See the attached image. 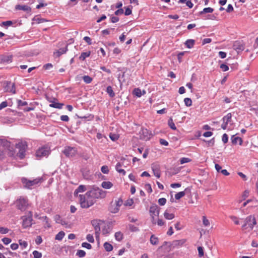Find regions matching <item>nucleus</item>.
Returning a JSON list of instances; mask_svg holds the SVG:
<instances>
[{
    "mask_svg": "<svg viewBox=\"0 0 258 258\" xmlns=\"http://www.w3.org/2000/svg\"><path fill=\"white\" fill-rule=\"evenodd\" d=\"M9 231V229L7 228L0 227V233L2 234H6Z\"/></svg>",
    "mask_w": 258,
    "mask_h": 258,
    "instance_id": "nucleus-54",
    "label": "nucleus"
},
{
    "mask_svg": "<svg viewBox=\"0 0 258 258\" xmlns=\"http://www.w3.org/2000/svg\"><path fill=\"white\" fill-rule=\"evenodd\" d=\"M109 210L111 213L115 214L119 211V209L114 203H112L109 207Z\"/></svg>",
    "mask_w": 258,
    "mask_h": 258,
    "instance_id": "nucleus-23",
    "label": "nucleus"
},
{
    "mask_svg": "<svg viewBox=\"0 0 258 258\" xmlns=\"http://www.w3.org/2000/svg\"><path fill=\"white\" fill-rule=\"evenodd\" d=\"M42 242V238L40 236H37L36 239H35V242L37 244L39 245L41 244Z\"/></svg>",
    "mask_w": 258,
    "mask_h": 258,
    "instance_id": "nucleus-63",
    "label": "nucleus"
},
{
    "mask_svg": "<svg viewBox=\"0 0 258 258\" xmlns=\"http://www.w3.org/2000/svg\"><path fill=\"white\" fill-rule=\"evenodd\" d=\"M86 239L90 242L93 243L94 242V237L93 235L90 234H89L87 235Z\"/></svg>",
    "mask_w": 258,
    "mask_h": 258,
    "instance_id": "nucleus-51",
    "label": "nucleus"
},
{
    "mask_svg": "<svg viewBox=\"0 0 258 258\" xmlns=\"http://www.w3.org/2000/svg\"><path fill=\"white\" fill-rule=\"evenodd\" d=\"M80 204L82 208H88L93 205L96 203L93 198L89 191H87L85 195H80Z\"/></svg>",
    "mask_w": 258,
    "mask_h": 258,
    "instance_id": "nucleus-1",
    "label": "nucleus"
},
{
    "mask_svg": "<svg viewBox=\"0 0 258 258\" xmlns=\"http://www.w3.org/2000/svg\"><path fill=\"white\" fill-rule=\"evenodd\" d=\"M63 106V104L58 103V102H52V103L49 104L50 107L57 108V109L62 108Z\"/></svg>",
    "mask_w": 258,
    "mask_h": 258,
    "instance_id": "nucleus-28",
    "label": "nucleus"
},
{
    "mask_svg": "<svg viewBox=\"0 0 258 258\" xmlns=\"http://www.w3.org/2000/svg\"><path fill=\"white\" fill-rule=\"evenodd\" d=\"M223 121L226 123L230 122L232 120V114L231 113H228L226 115L224 116L222 118Z\"/></svg>",
    "mask_w": 258,
    "mask_h": 258,
    "instance_id": "nucleus-26",
    "label": "nucleus"
},
{
    "mask_svg": "<svg viewBox=\"0 0 258 258\" xmlns=\"http://www.w3.org/2000/svg\"><path fill=\"white\" fill-rule=\"evenodd\" d=\"M166 203V199L165 198H160L158 200V203L160 206L165 205Z\"/></svg>",
    "mask_w": 258,
    "mask_h": 258,
    "instance_id": "nucleus-50",
    "label": "nucleus"
},
{
    "mask_svg": "<svg viewBox=\"0 0 258 258\" xmlns=\"http://www.w3.org/2000/svg\"><path fill=\"white\" fill-rule=\"evenodd\" d=\"M186 241L185 239L175 240L172 242L171 246L173 248H178L182 246L185 243Z\"/></svg>",
    "mask_w": 258,
    "mask_h": 258,
    "instance_id": "nucleus-14",
    "label": "nucleus"
},
{
    "mask_svg": "<svg viewBox=\"0 0 258 258\" xmlns=\"http://www.w3.org/2000/svg\"><path fill=\"white\" fill-rule=\"evenodd\" d=\"M50 153V149L47 147H42L37 150L36 156L37 157L42 158L47 157Z\"/></svg>",
    "mask_w": 258,
    "mask_h": 258,
    "instance_id": "nucleus-10",
    "label": "nucleus"
},
{
    "mask_svg": "<svg viewBox=\"0 0 258 258\" xmlns=\"http://www.w3.org/2000/svg\"><path fill=\"white\" fill-rule=\"evenodd\" d=\"M195 41L193 39H188L186 41L185 44L186 46L188 48L193 47L195 44Z\"/></svg>",
    "mask_w": 258,
    "mask_h": 258,
    "instance_id": "nucleus-29",
    "label": "nucleus"
},
{
    "mask_svg": "<svg viewBox=\"0 0 258 258\" xmlns=\"http://www.w3.org/2000/svg\"><path fill=\"white\" fill-rule=\"evenodd\" d=\"M15 10H22L25 12H26L27 13H30L31 11V8L27 5H17L15 6Z\"/></svg>",
    "mask_w": 258,
    "mask_h": 258,
    "instance_id": "nucleus-17",
    "label": "nucleus"
},
{
    "mask_svg": "<svg viewBox=\"0 0 258 258\" xmlns=\"http://www.w3.org/2000/svg\"><path fill=\"white\" fill-rule=\"evenodd\" d=\"M185 192L184 191H180V192L177 193L175 195V198L176 200H179L180 199H181V198L184 197L185 196Z\"/></svg>",
    "mask_w": 258,
    "mask_h": 258,
    "instance_id": "nucleus-40",
    "label": "nucleus"
},
{
    "mask_svg": "<svg viewBox=\"0 0 258 258\" xmlns=\"http://www.w3.org/2000/svg\"><path fill=\"white\" fill-rule=\"evenodd\" d=\"M150 241L152 245H157L159 243V239L154 235H152L150 237Z\"/></svg>",
    "mask_w": 258,
    "mask_h": 258,
    "instance_id": "nucleus-25",
    "label": "nucleus"
},
{
    "mask_svg": "<svg viewBox=\"0 0 258 258\" xmlns=\"http://www.w3.org/2000/svg\"><path fill=\"white\" fill-rule=\"evenodd\" d=\"M214 11V9L212 8H205L203 11L199 13L200 15L203 16L206 13H212Z\"/></svg>",
    "mask_w": 258,
    "mask_h": 258,
    "instance_id": "nucleus-24",
    "label": "nucleus"
},
{
    "mask_svg": "<svg viewBox=\"0 0 258 258\" xmlns=\"http://www.w3.org/2000/svg\"><path fill=\"white\" fill-rule=\"evenodd\" d=\"M2 61L4 62H11L12 61V56L8 55L3 56L2 58Z\"/></svg>",
    "mask_w": 258,
    "mask_h": 258,
    "instance_id": "nucleus-32",
    "label": "nucleus"
},
{
    "mask_svg": "<svg viewBox=\"0 0 258 258\" xmlns=\"http://www.w3.org/2000/svg\"><path fill=\"white\" fill-rule=\"evenodd\" d=\"M82 246L84 248H86L88 249H90L92 248V245L90 243L87 242H83L82 243Z\"/></svg>",
    "mask_w": 258,
    "mask_h": 258,
    "instance_id": "nucleus-52",
    "label": "nucleus"
},
{
    "mask_svg": "<svg viewBox=\"0 0 258 258\" xmlns=\"http://www.w3.org/2000/svg\"><path fill=\"white\" fill-rule=\"evenodd\" d=\"M168 124L169 125V126L172 130H176V127L174 124V123L173 122V121L172 120V118H170L169 120H168Z\"/></svg>",
    "mask_w": 258,
    "mask_h": 258,
    "instance_id": "nucleus-37",
    "label": "nucleus"
},
{
    "mask_svg": "<svg viewBox=\"0 0 258 258\" xmlns=\"http://www.w3.org/2000/svg\"><path fill=\"white\" fill-rule=\"evenodd\" d=\"M231 140L232 143L234 145L237 144L238 142L239 144L241 145L243 143L242 139L240 137H236L235 135H233L231 138Z\"/></svg>",
    "mask_w": 258,
    "mask_h": 258,
    "instance_id": "nucleus-20",
    "label": "nucleus"
},
{
    "mask_svg": "<svg viewBox=\"0 0 258 258\" xmlns=\"http://www.w3.org/2000/svg\"><path fill=\"white\" fill-rule=\"evenodd\" d=\"M65 235V233L63 231H61L59 232L55 236V239L58 240H61L62 239Z\"/></svg>",
    "mask_w": 258,
    "mask_h": 258,
    "instance_id": "nucleus-35",
    "label": "nucleus"
},
{
    "mask_svg": "<svg viewBox=\"0 0 258 258\" xmlns=\"http://www.w3.org/2000/svg\"><path fill=\"white\" fill-rule=\"evenodd\" d=\"M220 68L224 72L227 71L229 70L228 66L224 63L221 64L220 66Z\"/></svg>",
    "mask_w": 258,
    "mask_h": 258,
    "instance_id": "nucleus-57",
    "label": "nucleus"
},
{
    "mask_svg": "<svg viewBox=\"0 0 258 258\" xmlns=\"http://www.w3.org/2000/svg\"><path fill=\"white\" fill-rule=\"evenodd\" d=\"M121 167L122 165L121 162H118L116 164L115 166V169L118 172L122 174L123 175H124L126 172L124 169L121 168Z\"/></svg>",
    "mask_w": 258,
    "mask_h": 258,
    "instance_id": "nucleus-22",
    "label": "nucleus"
},
{
    "mask_svg": "<svg viewBox=\"0 0 258 258\" xmlns=\"http://www.w3.org/2000/svg\"><path fill=\"white\" fill-rule=\"evenodd\" d=\"M90 51L82 52L79 57L80 59L84 60L86 57L90 56Z\"/></svg>",
    "mask_w": 258,
    "mask_h": 258,
    "instance_id": "nucleus-34",
    "label": "nucleus"
},
{
    "mask_svg": "<svg viewBox=\"0 0 258 258\" xmlns=\"http://www.w3.org/2000/svg\"><path fill=\"white\" fill-rule=\"evenodd\" d=\"M13 24L12 21H7L2 22V26H10Z\"/></svg>",
    "mask_w": 258,
    "mask_h": 258,
    "instance_id": "nucleus-59",
    "label": "nucleus"
},
{
    "mask_svg": "<svg viewBox=\"0 0 258 258\" xmlns=\"http://www.w3.org/2000/svg\"><path fill=\"white\" fill-rule=\"evenodd\" d=\"M42 180V178L40 177L37 178L33 180H28L24 178L22 179V182L23 183L24 186L28 188H31L32 186L41 182Z\"/></svg>",
    "mask_w": 258,
    "mask_h": 258,
    "instance_id": "nucleus-7",
    "label": "nucleus"
},
{
    "mask_svg": "<svg viewBox=\"0 0 258 258\" xmlns=\"http://www.w3.org/2000/svg\"><path fill=\"white\" fill-rule=\"evenodd\" d=\"M132 6H129L128 7H125L124 15L125 16H128L132 14Z\"/></svg>",
    "mask_w": 258,
    "mask_h": 258,
    "instance_id": "nucleus-43",
    "label": "nucleus"
},
{
    "mask_svg": "<svg viewBox=\"0 0 258 258\" xmlns=\"http://www.w3.org/2000/svg\"><path fill=\"white\" fill-rule=\"evenodd\" d=\"M230 218L233 221L235 224L238 225L239 224L238 218L236 216H231Z\"/></svg>",
    "mask_w": 258,
    "mask_h": 258,
    "instance_id": "nucleus-49",
    "label": "nucleus"
},
{
    "mask_svg": "<svg viewBox=\"0 0 258 258\" xmlns=\"http://www.w3.org/2000/svg\"><path fill=\"white\" fill-rule=\"evenodd\" d=\"M203 223L205 226H209L210 225V222L205 216H203Z\"/></svg>",
    "mask_w": 258,
    "mask_h": 258,
    "instance_id": "nucleus-47",
    "label": "nucleus"
},
{
    "mask_svg": "<svg viewBox=\"0 0 258 258\" xmlns=\"http://www.w3.org/2000/svg\"><path fill=\"white\" fill-rule=\"evenodd\" d=\"M22 226L24 228L29 227L32 225V221L33 220L32 214L29 212L27 215L23 216L22 217Z\"/></svg>",
    "mask_w": 258,
    "mask_h": 258,
    "instance_id": "nucleus-8",
    "label": "nucleus"
},
{
    "mask_svg": "<svg viewBox=\"0 0 258 258\" xmlns=\"http://www.w3.org/2000/svg\"><path fill=\"white\" fill-rule=\"evenodd\" d=\"M92 224L94 227L95 231V236L96 238H97L99 236V232L100 231V227L99 225V223L98 222L97 220H93L92 221Z\"/></svg>",
    "mask_w": 258,
    "mask_h": 258,
    "instance_id": "nucleus-16",
    "label": "nucleus"
},
{
    "mask_svg": "<svg viewBox=\"0 0 258 258\" xmlns=\"http://www.w3.org/2000/svg\"><path fill=\"white\" fill-rule=\"evenodd\" d=\"M16 205L18 209L25 211L28 206V201L25 198L20 197L16 201Z\"/></svg>",
    "mask_w": 258,
    "mask_h": 258,
    "instance_id": "nucleus-9",
    "label": "nucleus"
},
{
    "mask_svg": "<svg viewBox=\"0 0 258 258\" xmlns=\"http://www.w3.org/2000/svg\"><path fill=\"white\" fill-rule=\"evenodd\" d=\"M68 50V45H66L64 47L61 48L54 51L53 52V56L55 57H59L62 54L66 53Z\"/></svg>",
    "mask_w": 258,
    "mask_h": 258,
    "instance_id": "nucleus-15",
    "label": "nucleus"
},
{
    "mask_svg": "<svg viewBox=\"0 0 258 258\" xmlns=\"http://www.w3.org/2000/svg\"><path fill=\"white\" fill-rule=\"evenodd\" d=\"M140 134V138L145 141L149 140L152 137L151 132L147 128H143Z\"/></svg>",
    "mask_w": 258,
    "mask_h": 258,
    "instance_id": "nucleus-11",
    "label": "nucleus"
},
{
    "mask_svg": "<svg viewBox=\"0 0 258 258\" xmlns=\"http://www.w3.org/2000/svg\"><path fill=\"white\" fill-rule=\"evenodd\" d=\"M76 255L80 257H83L85 256L86 252L83 250H81V249L78 250V251L76 253Z\"/></svg>",
    "mask_w": 258,
    "mask_h": 258,
    "instance_id": "nucleus-42",
    "label": "nucleus"
},
{
    "mask_svg": "<svg viewBox=\"0 0 258 258\" xmlns=\"http://www.w3.org/2000/svg\"><path fill=\"white\" fill-rule=\"evenodd\" d=\"M28 104L26 101H23L21 100H18V105L19 106H24Z\"/></svg>",
    "mask_w": 258,
    "mask_h": 258,
    "instance_id": "nucleus-60",
    "label": "nucleus"
},
{
    "mask_svg": "<svg viewBox=\"0 0 258 258\" xmlns=\"http://www.w3.org/2000/svg\"><path fill=\"white\" fill-rule=\"evenodd\" d=\"M133 94L138 97H140L142 96V90L139 88H135L133 91Z\"/></svg>",
    "mask_w": 258,
    "mask_h": 258,
    "instance_id": "nucleus-36",
    "label": "nucleus"
},
{
    "mask_svg": "<svg viewBox=\"0 0 258 258\" xmlns=\"http://www.w3.org/2000/svg\"><path fill=\"white\" fill-rule=\"evenodd\" d=\"M19 243L22 249L26 248L28 245L27 242L22 240H19Z\"/></svg>",
    "mask_w": 258,
    "mask_h": 258,
    "instance_id": "nucleus-44",
    "label": "nucleus"
},
{
    "mask_svg": "<svg viewBox=\"0 0 258 258\" xmlns=\"http://www.w3.org/2000/svg\"><path fill=\"white\" fill-rule=\"evenodd\" d=\"M6 90L7 92L15 94L16 89L14 83H12L10 82H8L6 87Z\"/></svg>",
    "mask_w": 258,
    "mask_h": 258,
    "instance_id": "nucleus-19",
    "label": "nucleus"
},
{
    "mask_svg": "<svg viewBox=\"0 0 258 258\" xmlns=\"http://www.w3.org/2000/svg\"><path fill=\"white\" fill-rule=\"evenodd\" d=\"M54 219L56 223L61 224L62 225L65 226L66 227H70L68 223L64 220L61 219V217L59 215H56L54 217Z\"/></svg>",
    "mask_w": 258,
    "mask_h": 258,
    "instance_id": "nucleus-18",
    "label": "nucleus"
},
{
    "mask_svg": "<svg viewBox=\"0 0 258 258\" xmlns=\"http://www.w3.org/2000/svg\"><path fill=\"white\" fill-rule=\"evenodd\" d=\"M83 80L86 84H89L92 82V78L89 76H84L83 77Z\"/></svg>",
    "mask_w": 258,
    "mask_h": 258,
    "instance_id": "nucleus-39",
    "label": "nucleus"
},
{
    "mask_svg": "<svg viewBox=\"0 0 258 258\" xmlns=\"http://www.w3.org/2000/svg\"><path fill=\"white\" fill-rule=\"evenodd\" d=\"M191 161V159L188 158L183 157L180 159V163L181 164L188 163Z\"/></svg>",
    "mask_w": 258,
    "mask_h": 258,
    "instance_id": "nucleus-45",
    "label": "nucleus"
},
{
    "mask_svg": "<svg viewBox=\"0 0 258 258\" xmlns=\"http://www.w3.org/2000/svg\"><path fill=\"white\" fill-rule=\"evenodd\" d=\"M129 229L131 231L133 232H136L139 231V229L138 227L135 226L133 225H129Z\"/></svg>",
    "mask_w": 258,
    "mask_h": 258,
    "instance_id": "nucleus-62",
    "label": "nucleus"
},
{
    "mask_svg": "<svg viewBox=\"0 0 258 258\" xmlns=\"http://www.w3.org/2000/svg\"><path fill=\"white\" fill-rule=\"evenodd\" d=\"M2 241L5 244H8L11 242V239L9 238L5 237L2 239Z\"/></svg>",
    "mask_w": 258,
    "mask_h": 258,
    "instance_id": "nucleus-61",
    "label": "nucleus"
},
{
    "mask_svg": "<svg viewBox=\"0 0 258 258\" xmlns=\"http://www.w3.org/2000/svg\"><path fill=\"white\" fill-rule=\"evenodd\" d=\"M151 168L154 173V175L157 178L160 177V166L157 163H153L151 165Z\"/></svg>",
    "mask_w": 258,
    "mask_h": 258,
    "instance_id": "nucleus-12",
    "label": "nucleus"
},
{
    "mask_svg": "<svg viewBox=\"0 0 258 258\" xmlns=\"http://www.w3.org/2000/svg\"><path fill=\"white\" fill-rule=\"evenodd\" d=\"M146 190L148 191V193H151L152 192V189L151 187V185L149 183H147L145 186Z\"/></svg>",
    "mask_w": 258,
    "mask_h": 258,
    "instance_id": "nucleus-53",
    "label": "nucleus"
},
{
    "mask_svg": "<svg viewBox=\"0 0 258 258\" xmlns=\"http://www.w3.org/2000/svg\"><path fill=\"white\" fill-rule=\"evenodd\" d=\"M244 222V224L242 226V229L248 231L251 230L256 224L255 218L253 215L247 217Z\"/></svg>",
    "mask_w": 258,
    "mask_h": 258,
    "instance_id": "nucleus-2",
    "label": "nucleus"
},
{
    "mask_svg": "<svg viewBox=\"0 0 258 258\" xmlns=\"http://www.w3.org/2000/svg\"><path fill=\"white\" fill-rule=\"evenodd\" d=\"M0 144L4 148L5 151L8 152L9 156H13L14 155V148L10 142L5 139H0Z\"/></svg>",
    "mask_w": 258,
    "mask_h": 258,
    "instance_id": "nucleus-3",
    "label": "nucleus"
},
{
    "mask_svg": "<svg viewBox=\"0 0 258 258\" xmlns=\"http://www.w3.org/2000/svg\"><path fill=\"white\" fill-rule=\"evenodd\" d=\"M101 186L104 188L109 189L113 186V184L110 181H103L101 183Z\"/></svg>",
    "mask_w": 258,
    "mask_h": 258,
    "instance_id": "nucleus-27",
    "label": "nucleus"
},
{
    "mask_svg": "<svg viewBox=\"0 0 258 258\" xmlns=\"http://www.w3.org/2000/svg\"><path fill=\"white\" fill-rule=\"evenodd\" d=\"M103 246L105 250L108 252L111 251L113 249L112 245L107 242H105L104 243Z\"/></svg>",
    "mask_w": 258,
    "mask_h": 258,
    "instance_id": "nucleus-30",
    "label": "nucleus"
},
{
    "mask_svg": "<svg viewBox=\"0 0 258 258\" xmlns=\"http://www.w3.org/2000/svg\"><path fill=\"white\" fill-rule=\"evenodd\" d=\"M122 202H123L122 200L120 199H118L117 201H116L114 203V204H115L119 209L120 207L122 204Z\"/></svg>",
    "mask_w": 258,
    "mask_h": 258,
    "instance_id": "nucleus-55",
    "label": "nucleus"
},
{
    "mask_svg": "<svg viewBox=\"0 0 258 258\" xmlns=\"http://www.w3.org/2000/svg\"><path fill=\"white\" fill-rule=\"evenodd\" d=\"M114 236L116 240L120 241L122 239L123 234L120 232H117L115 233Z\"/></svg>",
    "mask_w": 258,
    "mask_h": 258,
    "instance_id": "nucleus-38",
    "label": "nucleus"
},
{
    "mask_svg": "<svg viewBox=\"0 0 258 258\" xmlns=\"http://www.w3.org/2000/svg\"><path fill=\"white\" fill-rule=\"evenodd\" d=\"M106 92L108 94L110 97H113L115 96V93L113 91L112 87L109 86L106 88Z\"/></svg>",
    "mask_w": 258,
    "mask_h": 258,
    "instance_id": "nucleus-31",
    "label": "nucleus"
},
{
    "mask_svg": "<svg viewBox=\"0 0 258 258\" xmlns=\"http://www.w3.org/2000/svg\"><path fill=\"white\" fill-rule=\"evenodd\" d=\"M184 102L185 105L187 107H189L192 105V100L189 98H184Z\"/></svg>",
    "mask_w": 258,
    "mask_h": 258,
    "instance_id": "nucleus-41",
    "label": "nucleus"
},
{
    "mask_svg": "<svg viewBox=\"0 0 258 258\" xmlns=\"http://www.w3.org/2000/svg\"><path fill=\"white\" fill-rule=\"evenodd\" d=\"M60 119L63 121H68L69 120V117L68 115H62L60 116Z\"/></svg>",
    "mask_w": 258,
    "mask_h": 258,
    "instance_id": "nucleus-64",
    "label": "nucleus"
},
{
    "mask_svg": "<svg viewBox=\"0 0 258 258\" xmlns=\"http://www.w3.org/2000/svg\"><path fill=\"white\" fill-rule=\"evenodd\" d=\"M222 140L224 144H226L228 142V137L226 134H224L223 135Z\"/></svg>",
    "mask_w": 258,
    "mask_h": 258,
    "instance_id": "nucleus-58",
    "label": "nucleus"
},
{
    "mask_svg": "<svg viewBox=\"0 0 258 258\" xmlns=\"http://www.w3.org/2000/svg\"><path fill=\"white\" fill-rule=\"evenodd\" d=\"M199 256L200 257H202L204 255V249L201 246H199L198 247Z\"/></svg>",
    "mask_w": 258,
    "mask_h": 258,
    "instance_id": "nucleus-56",
    "label": "nucleus"
},
{
    "mask_svg": "<svg viewBox=\"0 0 258 258\" xmlns=\"http://www.w3.org/2000/svg\"><path fill=\"white\" fill-rule=\"evenodd\" d=\"M78 150L76 147L66 146L64 147L62 153L67 157L73 158L78 154Z\"/></svg>",
    "mask_w": 258,
    "mask_h": 258,
    "instance_id": "nucleus-6",
    "label": "nucleus"
},
{
    "mask_svg": "<svg viewBox=\"0 0 258 258\" xmlns=\"http://www.w3.org/2000/svg\"><path fill=\"white\" fill-rule=\"evenodd\" d=\"M149 211L153 218L154 216H158L159 214V209L156 204H153L150 207Z\"/></svg>",
    "mask_w": 258,
    "mask_h": 258,
    "instance_id": "nucleus-13",
    "label": "nucleus"
},
{
    "mask_svg": "<svg viewBox=\"0 0 258 258\" xmlns=\"http://www.w3.org/2000/svg\"><path fill=\"white\" fill-rule=\"evenodd\" d=\"M86 190V188L84 185H80L79 187L75 190L74 196H77L79 192H83Z\"/></svg>",
    "mask_w": 258,
    "mask_h": 258,
    "instance_id": "nucleus-21",
    "label": "nucleus"
},
{
    "mask_svg": "<svg viewBox=\"0 0 258 258\" xmlns=\"http://www.w3.org/2000/svg\"><path fill=\"white\" fill-rule=\"evenodd\" d=\"M101 171L104 174H107L109 172V169L107 166H103L101 168Z\"/></svg>",
    "mask_w": 258,
    "mask_h": 258,
    "instance_id": "nucleus-48",
    "label": "nucleus"
},
{
    "mask_svg": "<svg viewBox=\"0 0 258 258\" xmlns=\"http://www.w3.org/2000/svg\"><path fill=\"white\" fill-rule=\"evenodd\" d=\"M33 254L34 256L33 258H41L42 257L41 253L39 252L37 250H34L33 252Z\"/></svg>",
    "mask_w": 258,
    "mask_h": 258,
    "instance_id": "nucleus-46",
    "label": "nucleus"
},
{
    "mask_svg": "<svg viewBox=\"0 0 258 258\" xmlns=\"http://www.w3.org/2000/svg\"><path fill=\"white\" fill-rule=\"evenodd\" d=\"M164 217L167 220H171L174 218V215L172 213H169L167 211L164 213Z\"/></svg>",
    "mask_w": 258,
    "mask_h": 258,
    "instance_id": "nucleus-33",
    "label": "nucleus"
},
{
    "mask_svg": "<svg viewBox=\"0 0 258 258\" xmlns=\"http://www.w3.org/2000/svg\"><path fill=\"white\" fill-rule=\"evenodd\" d=\"M88 191L91 195L94 200L96 201V199H103L106 196V191L99 187H93Z\"/></svg>",
    "mask_w": 258,
    "mask_h": 258,
    "instance_id": "nucleus-4",
    "label": "nucleus"
},
{
    "mask_svg": "<svg viewBox=\"0 0 258 258\" xmlns=\"http://www.w3.org/2000/svg\"><path fill=\"white\" fill-rule=\"evenodd\" d=\"M16 147L19 150L17 154V156L21 159H23L25 156V152L27 148L26 142H20L16 144Z\"/></svg>",
    "mask_w": 258,
    "mask_h": 258,
    "instance_id": "nucleus-5",
    "label": "nucleus"
}]
</instances>
